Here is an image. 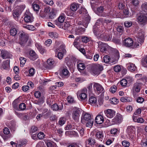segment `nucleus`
Here are the masks:
<instances>
[{"instance_id": "5701e85b", "label": "nucleus", "mask_w": 147, "mask_h": 147, "mask_svg": "<svg viewBox=\"0 0 147 147\" xmlns=\"http://www.w3.org/2000/svg\"><path fill=\"white\" fill-rule=\"evenodd\" d=\"M86 145H89L91 146L94 145L96 143L95 140L92 138H90L87 139L86 141Z\"/></svg>"}, {"instance_id": "473e14b6", "label": "nucleus", "mask_w": 147, "mask_h": 147, "mask_svg": "<svg viewBox=\"0 0 147 147\" xmlns=\"http://www.w3.org/2000/svg\"><path fill=\"white\" fill-rule=\"evenodd\" d=\"M23 27L29 30H34L36 28L33 26L32 25H26L23 26Z\"/></svg>"}, {"instance_id": "13d9d810", "label": "nucleus", "mask_w": 147, "mask_h": 147, "mask_svg": "<svg viewBox=\"0 0 147 147\" xmlns=\"http://www.w3.org/2000/svg\"><path fill=\"white\" fill-rule=\"evenodd\" d=\"M130 3L134 6H137L139 4V2L138 0H130Z\"/></svg>"}, {"instance_id": "a19ab883", "label": "nucleus", "mask_w": 147, "mask_h": 147, "mask_svg": "<svg viewBox=\"0 0 147 147\" xmlns=\"http://www.w3.org/2000/svg\"><path fill=\"white\" fill-rule=\"evenodd\" d=\"M32 6L33 9L35 11H38L40 7L39 5L35 2L32 3Z\"/></svg>"}, {"instance_id": "20e7f679", "label": "nucleus", "mask_w": 147, "mask_h": 147, "mask_svg": "<svg viewBox=\"0 0 147 147\" xmlns=\"http://www.w3.org/2000/svg\"><path fill=\"white\" fill-rule=\"evenodd\" d=\"M28 35L24 32H20L19 37V43L22 46H24L27 42L28 38Z\"/></svg>"}, {"instance_id": "338daca9", "label": "nucleus", "mask_w": 147, "mask_h": 147, "mask_svg": "<svg viewBox=\"0 0 147 147\" xmlns=\"http://www.w3.org/2000/svg\"><path fill=\"white\" fill-rule=\"evenodd\" d=\"M47 147H54L55 144L54 143H52L50 142H48L46 143Z\"/></svg>"}, {"instance_id": "bf43d9fd", "label": "nucleus", "mask_w": 147, "mask_h": 147, "mask_svg": "<svg viewBox=\"0 0 147 147\" xmlns=\"http://www.w3.org/2000/svg\"><path fill=\"white\" fill-rule=\"evenodd\" d=\"M142 8L145 12H147V2L143 3L142 5Z\"/></svg>"}, {"instance_id": "a878e982", "label": "nucleus", "mask_w": 147, "mask_h": 147, "mask_svg": "<svg viewBox=\"0 0 147 147\" xmlns=\"http://www.w3.org/2000/svg\"><path fill=\"white\" fill-rule=\"evenodd\" d=\"M128 69L131 72H133L137 69L135 65L131 63H129L127 65Z\"/></svg>"}, {"instance_id": "a18cd8bd", "label": "nucleus", "mask_w": 147, "mask_h": 147, "mask_svg": "<svg viewBox=\"0 0 147 147\" xmlns=\"http://www.w3.org/2000/svg\"><path fill=\"white\" fill-rule=\"evenodd\" d=\"M68 102L70 103H75V101L74 98L71 96H69L67 98Z\"/></svg>"}, {"instance_id": "052dcab7", "label": "nucleus", "mask_w": 147, "mask_h": 147, "mask_svg": "<svg viewBox=\"0 0 147 147\" xmlns=\"http://www.w3.org/2000/svg\"><path fill=\"white\" fill-rule=\"evenodd\" d=\"M92 72L95 75H98L100 74L99 72H96L98 70L97 69H95V65L93 66L92 68Z\"/></svg>"}, {"instance_id": "1a4fd4ad", "label": "nucleus", "mask_w": 147, "mask_h": 147, "mask_svg": "<svg viewBox=\"0 0 147 147\" xmlns=\"http://www.w3.org/2000/svg\"><path fill=\"white\" fill-rule=\"evenodd\" d=\"M105 115L109 118H112L115 115V111L111 109H107L104 111Z\"/></svg>"}, {"instance_id": "9b49d317", "label": "nucleus", "mask_w": 147, "mask_h": 147, "mask_svg": "<svg viewBox=\"0 0 147 147\" xmlns=\"http://www.w3.org/2000/svg\"><path fill=\"white\" fill-rule=\"evenodd\" d=\"M87 89L86 88L83 89L80 92V94L78 97L81 100H85L87 99V96L86 94Z\"/></svg>"}, {"instance_id": "4be33fe9", "label": "nucleus", "mask_w": 147, "mask_h": 147, "mask_svg": "<svg viewBox=\"0 0 147 147\" xmlns=\"http://www.w3.org/2000/svg\"><path fill=\"white\" fill-rule=\"evenodd\" d=\"M100 38L105 41H109L111 40L112 36L109 34H103L100 35Z\"/></svg>"}, {"instance_id": "37998d69", "label": "nucleus", "mask_w": 147, "mask_h": 147, "mask_svg": "<svg viewBox=\"0 0 147 147\" xmlns=\"http://www.w3.org/2000/svg\"><path fill=\"white\" fill-rule=\"evenodd\" d=\"M79 39L76 38L75 39L73 43V45L78 49H79Z\"/></svg>"}, {"instance_id": "7ed1b4c3", "label": "nucleus", "mask_w": 147, "mask_h": 147, "mask_svg": "<svg viewBox=\"0 0 147 147\" xmlns=\"http://www.w3.org/2000/svg\"><path fill=\"white\" fill-rule=\"evenodd\" d=\"M51 8L49 6H44L43 10H41L40 14L42 18H49L52 19L54 18V9H53L52 11H50Z\"/></svg>"}, {"instance_id": "774afa93", "label": "nucleus", "mask_w": 147, "mask_h": 147, "mask_svg": "<svg viewBox=\"0 0 147 147\" xmlns=\"http://www.w3.org/2000/svg\"><path fill=\"white\" fill-rule=\"evenodd\" d=\"M36 147H45V144L43 142H40L36 144Z\"/></svg>"}, {"instance_id": "ea45409f", "label": "nucleus", "mask_w": 147, "mask_h": 147, "mask_svg": "<svg viewBox=\"0 0 147 147\" xmlns=\"http://www.w3.org/2000/svg\"><path fill=\"white\" fill-rule=\"evenodd\" d=\"M66 119L64 117L61 118L59 119L58 121V124L61 126H62L64 125L66 122Z\"/></svg>"}, {"instance_id": "6ab92c4d", "label": "nucleus", "mask_w": 147, "mask_h": 147, "mask_svg": "<svg viewBox=\"0 0 147 147\" xmlns=\"http://www.w3.org/2000/svg\"><path fill=\"white\" fill-rule=\"evenodd\" d=\"M9 60L4 61L2 64L1 67L4 69L8 70L9 68Z\"/></svg>"}, {"instance_id": "09e8293b", "label": "nucleus", "mask_w": 147, "mask_h": 147, "mask_svg": "<svg viewBox=\"0 0 147 147\" xmlns=\"http://www.w3.org/2000/svg\"><path fill=\"white\" fill-rule=\"evenodd\" d=\"M21 67H23L26 61V59L24 57H21L20 59Z\"/></svg>"}, {"instance_id": "e433bc0d", "label": "nucleus", "mask_w": 147, "mask_h": 147, "mask_svg": "<svg viewBox=\"0 0 147 147\" xmlns=\"http://www.w3.org/2000/svg\"><path fill=\"white\" fill-rule=\"evenodd\" d=\"M120 100L122 102H130L132 100V99L130 98L122 97L120 98Z\"/></svg>"}, {"instance_id": "393cba45", "label": "nucleus", "mask_w": 147, "mask_h": 147, "mask_svg": "<svg viewBox=\"0 0 147 147\" xmlns=\"http://www.w3.org/2000/svg\"><path fill=\"white\" fill-rule=\"evenodd\" d=\"M29 58L32 60H34L38 58V56L33 51H30V52Z\"/></svg>"}, {"instance_id": "b1692460", "label": "nucleus", "mask_w": 147, "mask_h": 147, "mask_svg": "<svg viewBox=\"0 0 147 147\" xmlns=\"http://www.w3.org/2000/svg\"><path fill=\"white\" fill-rule=\"evenodd\" d=\"M104 8L102 6H100L97 8V11L96 12V13L98 16H104L103 13Z\"/></svg>"}, {"instance_id": "bb28decb", "label": "nucleus", "mask_w": 147, "mask_h": 147, "mask_svg": "<svg viewBox=\"0 0 147 147\" xmlns=\"http://www.w3.org/2000/svg\"><path fill=\"white\" fill-rule=\"evenodd\" d=\"M135 77L137 80L144 82L146 79V76L142 74H137L135 76Z\"/></svg>"}, {"instance_id": "39448f33", "label": "nucleus", "mask_w": 147, "mask_h": 147, "mask_svg": "<svg viewBox=\"0 0 147 147\" xmlns=\"http://www.w3.org/2000/svg\"><path fill=\"white\" fill-rule=\"evenodd\" d=\"M93 89L94 91L98 94L104 91V89L102 86L98 83H93Z\"/></svg>"}, {"instance_id": "f257e3e1", "label": "nucleus", "mask_w": 147, "mask_h": 147, "mask_svg": "<svg viewBox=\"0 0 147 147\" xmlns=\"http://www.w3.org/2000/svg\"><path fill=\"white\" fill-rule=\"evenodd\" d=\"M137 40L138 43L135 44L134 43L132 39L129 37L124 39L123 41V45L126 47L134 48H137L139 46V43L141 44L144 41V32L142 31H140L137 35Z\"/></svg>"}, {"instance_id": "5fc2aeb1", "label": "nucleus", "mask_w": 147, "mask_h": 147, "mask_svg": "<svg viewBox=\"0 0 147 147\" xmlns=\"http://www.w3.org/2000/svg\"><path fill=\"white\" fill-rule=\"evenodd\" d=\"M120 84L122 86H125L127 85V80L125 79H123L120 81Z\"/></svg>"}, {"instance_id": "f3484780", "label": "nucleus", "mask_w": 147, "mask_h": 147, "mask_svg": "<svg viewBox=\"0 0 147 147\" xmlns=\"http://www.w3.org/2000/svg\"><path fill=\"white\" fill-rule=\"evenodd\" d=\"M1 55L3 59H5L10 57L9 53L5 49L1 50Z\"/></svg>"}, {"instance_id": "72a5a7b5", "label": "nucleus", "mask_w": 147, "mask_h": 147, "mask_svg": "<svg viewBox=\"0 0 147 147\" xmlns=\"http://www.w3.org/2000/svg\"><path fill=\"white\" fill-rule=\"evenodd\" d=\"M47 62L48 65L51 67H53L55 65L54 60L51 58L48 59L47 61Z\"/></svg>"}, {"instance_id": "58836bf2", "label": "nucleus", "mask_w": 147, "mask_h": 147, "mask_svg": "<svg viewBox=\"0 0 147 147\" xmlns=\"http://www.w3.org/2000/svg\"><path fill=\"white\" fill-rule=\"evenodd\" d=\"M87 121V122L86 123V126L88 127H91L93 125L94 119H92Z\"/></svg>"}, {"instance_id": "4468645a", "label": "nucleus", "mask_w": 147, "mask_h": 147, "mask_svg": "<svg viewBox=\"0 0 147 147\" xmlns=\"http://www.w3.org/2000/svg\"><path fill=\"white\" fill-rule=\"evenodd\" d=\"M135 130V128L133 126H128L127 128V131L128 134L131 138H133Z\"/></svg>"}, {"instance_id": "79ce46f5", "label": "nucleus", "mask_w": 147, "mask_h": 147, "mask_svg": "<svg viewBox=\"0 0 147 147\" xmlns=\"http://www.w3.org/2000/svg\"><path fill=\"white\" fill-rule=\"evenodd\" d=\"M95 69H97L98 71H96V72H99L100 73V71L103 69V67L101 65H100L99 64H97L95 65Z\"/></svg>"}, {"instance_id": "7c9ffc66", "label": "nucleus", "mask_w": 147, "mask_h": 147, "mask_svg": "<svg viewBox=\"0 0 147 147\" xmlns=\"http://www.w3.org/2000/svg\"><path fill=\"white\" fill-rule=\"evenodd\" d=\"M79 7V4L76 3H74L72 4L71 5L70 9L73 11H76L78 8Z\"/></svg>"}, {"instance_id": "69168bd1", "label": "nucleus", "mask_w": 147, "mask_h": 147, "mask_svg": "<svg viewBox=\"0 0 147 147\" xmlns=\"http://www.w3.org/2000/svg\"><path fill=\"white\" fill-rule=\"evenodd\" d=\"M82 41L85 43H86L89 41V39L88 37L86 36H83L82 38Z\"/></svg>"}, {"instance_id": "e2e57ef3", "label": "nucleus", "mask_w": 147, "mask_h": 147, "mask_svg": "<svg viewBox=\"0 0 147 147\" xmlns=\"http://www.w3.org/2000/svg\"><path fill=\"white\" fill-rule=\"evenodd\" d=\"M136 101L139 103H142L144 101V99L142 97H139L137 98Z\"/></svg>"}, {"instance_id": "9d476101", "label": "nucleus", "mask_w": 147, "mask_h": 147, "mask_svg": "<svg viewBox=\"0 0 147 147\" xmlns=\"http://www.w3.org/2000/svg\"><path fill=\"white\" fill-rule=\"evenodd\" d=\"M143 85V84L138 82H136L134 85L133 89L134 91L138 93L141 89V87Z\"/></svg>"}, {"instance_id": "2f4dec72", "label": "nucleus", "mask_w": 147, "mask_h": 147, "mask_svg": "<svg viewBox=\"0 0 147 147\" xmlns=\"http://www.w3.org/2000/svg\"><path fill=\"white\" fill-rule=\"evenodd\" d=\"M77 67L79 71L84 70L86 67L85 64L82 63H79L77 65Z\"/></svg>"}, {"instance_id": "de8ad7c7", "label": "nucleus", "mask_w": 147, "mask_h": 147, "mask_svg": "<svg viewBox=\"0 0 147 147\" xmlns=\"http://www.w3.org/2000/svg\"><path fill=\"white\" fill-rule=\"evenodd\" d=\"M132 22L130 21H126L124 23L125 26L127 28H129L132 26Z\"/></svg>"}, {"instance_id": "412c9836", "label": "nucleus", "mask_w": 147, "mask_h": 147, "mask_svg": "<svg viewBox=\"0 0 147 147\" xmlns=\"http://www.w3.org/2000/svg\"><path fill=\"white\" fill-rule=\"evenodd\" d=\"M20 14V13L18 10L15 9L13 11V17L16 20H18Z\"/></svg>"}, {"instance_id": "680f3d73", "label": "nucleus", "mask_w": 147, "mask_h": 147, "mask_svg": "<svg viewBox=\"0 0 147 147\" xmlns=\"http://www.w3.org/2000/svg\"><path fill=\"white\" fill-rule=\"evenodd\" d=\"M112 40L114 43L120 45L121 44V40L119 39L115 38L113 39Z\"/></svg>"}, {"instance_id": "ddd939ff", "label": "nucleus", "mask_w": 147, "mask_h": 147, "mask_svg": "<svg viewBox=\"0 0 147 147\" xmlns=\"http://www.w3.org/2000/svg\"><path fill=\"white\" fill-rule=\"evenodd\" d=\"M90 115L88 113H83L82 116L81 122L83 123H85V121H88L91 119Z\"/></svg>"}, {"instance_id": "2eb2a0df", "label": "nucleus", "mask_w": 147, "mask_h": 147, "mask_svg": "<svg viewBox=\"0 0 147 147\" xmlns=\"http://www.w3.org/2000/svg\"><path fill=\"white\" fill-rule=\"evenodd\" d=\"M121 121V115L119 114H117L115 117L112 119L113 124L119 123Z\"/></svg>"}, {"instance_id": "423d86ee", "label": "nucleus", "mask_w": 147, "mask_h": 147, "mask_svg": "<svg viewBox=\"0 0 147 147\" xmlns=\"http://www.w3.org/2000/svg\"><path fill=\"white\" fill-rule=\"evenodd\" d=\"M94 134H95L96 138L98 140L102 142L104 139V135L102 132L94 130L91 133V135H93Z\"/></svg>"}, {"instance_id": "c756f323", "label": "nucleus", "mask_w": 147, "mask_h": 147, "mask_svg": "<svg viewBox=\"0 0 147 147\" xmlns=\"http://www.w3.org/2000/svg\"><path fill=\"white\" fill-rule=\"evenodd\" d=\"M97 102V99L96 97L92 96H90L89 99V104L92 105L95 104Z\"/></svg>"}, {"instance_id": "6e6552de", "label": "nucleus", "mask_w": 147, "mask_h": 147, "mask_svg": "<svg viewBox=\"0 0 147 147\" xmlns=\"http://www.w3.org/2000/svg\"><path fill=\"white\" fill-rule=\"evenodd\" d=\"M81 113V110L80 109L75 108L72 113V117L73 119L77 121L79 119Z\"/></svg>"}, {"instance_id": "f704fd0d", "label": "nucleus", "mask_w": 147, "mask_h": 147, "mask_svg": "<svg viewBox=\"0 0 147 147\" xmlns=\"http://www.w3.org/2000/svg\"><path fill=\"white\" fill-rule=\"evenodd\" d=\"M141 63L144 67H147V56L142 59Z\"/></svg>"}, {"instance_id": "4d7b16f0", "label": "nucleus", "mask_w": 147, "mask_h": 147, "mask_svg": "<svg viewBox=\"0 0 147 147\" xmlns=\"http://www.w3.org/2000/svg\"><path fill=\"white\" fill-rule=\"evenodd\" d=\"M114 71L116 72H119L121 69V67L119 65H116L114 67Z\"/></svg>"}, {"instance_id": "4c0bfd02", "label": "nucleus", "mask_w": 147, "mask_h": 147, "mask_svg": "<svg viewBox=\"0 0 147 147\" xmlns=\"http://www.w3.org/2000/svg\"><path fill=\"white\" fill-rule=\"evenodd\" d=\"M49 35L52 38H55L58 37V34L56 32H50L49 33Z\"/></svg>"}, {"instance_id": "3c124183", "label": "nucleus", "mask_w": 147, "mask_h": 147, "mask_svg": "<svg viewBox=\"0 0 147 147\" xmlns=\"http://www.w3.org/2000/svg\"><path fill=\"white\" fill-rule=\"evenodd\" d=\"M122 145L125 147H128L130 145V143L126 140H124L122 141Z\"/></svg>"}, {"instance_id": "8fccbe9b", "label": "nucleus", "mask_w": 147, "mask_h": 147, "mask_svg": "<svg viewBox=\"0 0 147 147\" xmlns=\"http://www.w3.org/2000/svg\"><path fill=\"white\" fill-rule=\"evenodd\" d=\"M103 60L105 63H108L110 61V57L108 55H105L103 57Z\"/></svg>"}, {"instance_id": "49530a36", "label": "nucleus", "mask_w": 147, "mask_h": 147, "mask_svg": "<svg viewBox=\"0 0 147 147\" xmlns=\"http://www.w3.org/2000/svg\"><path fill=\"white\" fill-rule=\"evenodd\" d=\"M57 51L59 50L60 52H62L65 53L66 52V50L65 49V46L63 45H61L57 49Z\"/></svg>"}, {"instance_id": "c9c22d12", "label": "nucleus", "mask_w": 147, "mask_h": 147, "mask_svg": "<svg viewBox=\"0 0 147 147\" xmlns=\"http://www.w3.org/2000/svg\"><path fill=\"white\" fill-rule=\"evenodd\" d=\"M109 101L111 104L114 105L117 104L119 102L118 100L115 97L110 98Z\"/></svg>"}, {"instance_id": "0eeeda50", "label": "nucleus", "mask_w": 147, "mask_h": 147, "mask_svg": "<svg viewBox=\"0 0 147 147\" xmlns=\"http://www.w3.org/2000/svg\"><path fill=\"white\" fill-rule=\"evenodd\" d=\"M137 19L141 24L145 25L147 23V15L142 13L138 16Z\"/></svg>"}, {"instance_id": "cd10ccee", "label": "nucleus", "mask_w": 147, "mask_h": 147, "mask_svg": "<svg viewBox=\"0 0 147 147\" xmlns=\"http://www.w3.org/2000/svg\"><path fill=\"white\" fill-rule=\"evenodd\" d=\"M24 20L25 22L27 23H31L33 21V18L32 16H30L28 15H26Z\"/></svg>"}, {"instance_id": "c03bdc74", "label": "nucleus", "mask_w": 147, "mask_h": 147, "mask_svg": "<svg viewBox=\"0 0 147 147\" xmlns=\"http://www.w3.org/2000/svg\"><path fill=\"white\" fill-rule=\"evenodd\" d=\"M74 125L70 123H69L65 127V130L69 129H74Z\"/></svg>"}, {"instance_id": "aec40b11", "label": "nucleus", "mask_w": 147, "mask_h": 147, "mask_svg": "<svg viewBox=\"0 0 147 147\" xmlns=\"http://www.w3.org/2000/svg\"><path fill=\"white\" fill-rule=\"evenodd\" d=\"M57 25L60 28H62L64 30H67L70 26V24L68 23L65 22L60 25L59 23H57Z\"/></svg>"}, {"instance_id": "dca6fc26", "label": "nucleus", "mask_w": 147, "mask_h": 147, "mask_svg": "<svg viewBox=\"0 0 147 147\" xmlns=\"http://www.w3.org/2000/svg\"><path fill=\"white\" fill-rule=\"evenodd\" d=\"M98 48L100 51L104 53L107 50V45L105 43L102 42H99L98 43Z\"/></svg>"}, {"instance_id": "0e129e2a", "label": "nucleus", "mask_w": 147, "mask_h": 147, "mask_svg": "<svg viewBox=\"0 0 147 147\" xmlns=\"http://www.w3.org/2000/svg\"><path fill=\"white\" fill-rule=\"evenodd\" d=\"M69 73V71L67 69H64L62 71V75L67 76Z\"/></svg>"}, {"instance_id": "c85d7f7f", "label": "nucleus", "mask_w": 147, "mask_h": 147, "mask_svg": "<svg viewBox=\"0 0 147 147\" xmlns=\"http://www.w3.org/2000/svg\"><path fill=\"white\" fill-rule=\"evenodd\" d=\"M58 20L55 21V23L57 25V23H59L60 25L63 23L65 20V18L63 16L61 15L58 18Z\"/></svg>"}, {"instance_id": "6e6d98bb", "label": "nucleus", "mask_w": 147, "mask_h": 147, "mask_svg": "<svg viewBox=\"0 0 147 147\" xmlns=\"http://www.w3.org/2000/svg\"><path fill=\"white\" fill-rule=\"evenodd\" d=\"M117 88L115 86H112L109 89L110 91L113 93H115L117 90Z\"/></svg>"}, {"instance_id": "864d4df0", "label": "nucleus", "mask_w": 147, "mask_h": 147, "mask_svg": "<svg viewBox=\"0 0 147 147\" xmlns=\"http://www.w3.org/2000/svg\"><path fill=\"white\" fill-rule=\"evenodd\" d=\"M17 30L15 28H11L10 31V33L11 35L13 36H14L17 34Z\"/></svg>"}, {"instance_id": "f03ea898", "label": "nucleus", "mask_w": 147, "mask_h": 147, "mask_svg": "<svg viewBox=\"0 0 147 147\" xmlns=\"http://www.w3.org/2000/svg\"><path fill=\"white\" fill-rule=\"evenodd\" d=\"M79 12L80 13L82 14L84 18L82 22H78V24L80 25L82 24L84 27L86 28L90 20V17L87 12L86 9L83 7H82Z\"/></svg>"}, {"instance_id": "a211bd4d", "label": "nucleus", "mask_w": 147, "mask_h": 147, "mask_svg": "<svg viewBox=\"0 0 147 147\" xmlns=\"http://www.w3.org/2000/svg\"><path fill=\"white\" fill-rule=\"evenodd\" d=\"M63 105L61 103L59 105L56 104H54L53 105L52 107V109L54 111H60L63 109Z\"/></svg>"}, {"instance_id": "603ef678", "label": "nucleus", "mask_w": 147, "mask_h": 147, "mask_svg": "<svg viewBox=\"0 0 147 147\" xmlns=\"http://www.w3.org/2000/svg\"><path fill=\"white\" fill-rule=\"evenodd\" d=\"M45 134L44 133L42 132H40L37 134L38 138L40 140L44 138Z\"/></svg>"}, {"instance_id": "f8f14e48", "label": "nucleus", "mask_w": 147, "mask_h": 147, "mask_svg": "<svg viewBox=\"0 0 147 147\" xmlns=\"http://www.w3.org/2000/svg\"><path fill=\"white\" fill-rule=\"evenodd\" d=\"M102 112H100L96 117L95 121L96 123L98 124H102L104 121V119L102 116Z\"/></svg>"}]
</instances>
